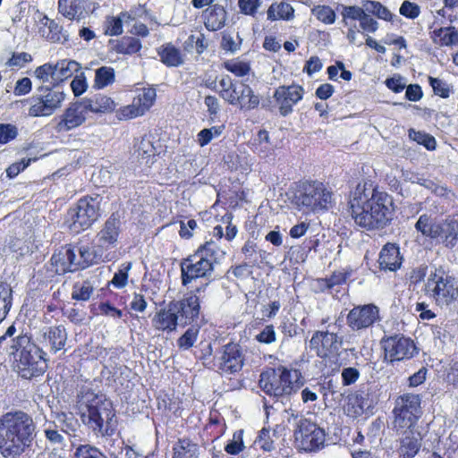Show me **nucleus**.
Here are the masks:
<instances>
[{"label":"nucleus","instance_id":"nucleus-44","mask_svg":"<svg viewBox=\"0 0 458 458\" xmlns=\"http://www.w3.org/2000/svg\"><path fill=\"white\" fill-rule=\"evenodd\" d=\"M222 67L238 78L248 76L251 72L250 63L240 57L225 60L222 63Z\"/></svg>","mask_w":458,"mask_h":458},{"label":"nucleus","instance_id":"nucleus-26","mask_svg":"<svg viewBox=\"0 0 458 458\" xmlns=\"http://www.w3.org/2000/svg\"><path fill=\"white\" fill-rule=\"evenodd\" d=\"M403 256L396 243H386L378 255L377 263L380 270L385 272H396L403 264Z\"/></svg>","mask_w":458,"mask_h":458},{"label":"nucleus","instance_id":"nucleus-49","mask_svg":"<svg viewBox=\"0 0 458 458\" xmlns=\"http://www.w3.org/2000/svg\"><path fill=\"white\" fill-rule=\"evenodd\" d=\"M55 64L46 63L34 71V76L43 83L49 82V87L55 86Z\"/></svg>","mask_w":458,"mask_h":458},{"label":"nucleus","instance_id":"nucleus-61","mask_svg":"<svg viewBox=\"0 0 458 458\" xmlns=\"http://www.w3.org/2000/svg\"><path fill=\"white\" fill-rule=\"evenodd\" d=\"M260 4V0H238L240 13L250 17H255L257 15Z\"/></svg>","mask_w":458,"mask_h":458},{"label":"nucleus","instance_id":"nucleus-51","mask_svg":"<svg viewBox=\"0 0 458 458\" xmlns=\"http://www.w3.org/2000/svg\"><path fill=\"white\" fill-rule=\"evenodd\" d=\"M201 325L191 326L178 339L177 346L182 350H189L196 343Z\"/></svg>","mask_w":458,"mask_h":458},{"label":"nucleus","instance_id":"nucleus-64","mask_svg":"<svg viewBox=\"0 0 458 458\" xmlns=\"http://www.w3.org/2000/svg\"><path fill=\"white\" fill-rule=\"evenodd\" d=\"M71 89L75 97H80L88 89V82L83 72H80V74H76L71 81Z\"/></svg>","mask_w":458,"mask_h":458},{"label":"nucleus","instance_id":"nucleus-22","mask_svg":"<svg viewBox=\"0 0 458 458\" xmlns=\"http://www.w3.org/2000/svg\"><path fill=\"white\" fill-rule=\"evenodd\" d=\"M50 263L55 274L60 276L79 271V268L76 267L78 265L75 246L72 244L61 246L52 254Z\"/></svg>","mask_w":458,"mask_h":458},{"label":"nucleus","instance_id":"nucleus-4","mask_svg":"<svg viewBox=\"0 0 458 458\" xmlns=\"http://www.w3.org/2000/svg\"><path fill=\"white\" fill-rule=\"evenodd\" d=\"M305 382V377L300 369L293 364H280L274 368H266L259 375V386L268 396L289 399L301 390Z\"/></svg>","mask_w":458,"mask_h":458},{"label":"nucleus","instance_id":"nucleus-59","mask_svg":"<svg viewBox=\"0 0 458 458\" xmlns=\"http://www.w3.org/2000/svg\"><path fill=\"white\" fill-rule=\"evenodd\" d=\"M428 83L435 95L442 98H447L450 96L451 87L441 79L429 76Z\"/></svg>","mask_w":458,"mask_h":458},{"label":"nucleus","instance_id":"nucleus-12","mask_svg":"<svg viewBox=\"0 0 458 458\" xmlns=\"http://www.w3.org/2000/svg\"><path fill=\"white\" fill-rule=\"evenodd\" d=\"M30 101L29 114L32 117L50 116L58 110L65 99L64 92L56 86L41 85L37 89Z\"/></svg>","mask_w":458,"mask_h":458},{"label":"nucleus","instance_id":"nucleus-36","mask_svg":"<svg viewBox=\"0 0 458 458\" xmlns=\"http://www.w3.org/2000/svg\"><path fill=\"white\" fill-rule=\"evenodd\" d=\"M233 215L226 211L224 216H221L220 222L224 225H225V233L224 234V229L221 225H216L210 234L213 238H215L216 241H220L223 237H225L228 242L233 241L237 233V227L236 225H233Z\"/></svg>","mask_w":458,"mask_h":458},{"label":"nucleus","instance_id":"nucleus-3","mask_svg":"<svg viewBox=\"0 0 458 458\" xmlns=\"http://www.w3.org/2000/svg\"><path fill=\"white\" fill-rule=\"evenodd\" d=\"M35 423L24 411H17L0 418V454L4 458L22 454L33 441Z\"/></svg>","mask_w":458,"mask_h":458},{"label":"nucleus","instance_id":"nucleus-25","mask_svg":"<svg viewBox=\"0 0 458 458\" xmlns=\"http://www.w3.org/2000/svg\"><path fill=\"white\" fill-rule=\"evenodd\" d=\"M403 436L398 440L396 453L398 458H414L422 445V436L416 429L401 431Z\"/></svg>","mask_w":458,"mask_h":458},{"label":"nucleus","instance_id":"nucleus-62","mask_svg":"<svg viewBox=\"0 0 458 458\" xmlns=\"http://www.w3.org/2000/svg\"><path fill=\"white\" fill-rule=\"evenodd\" d=\"M18 129L12 123H0V144L4 145L16 139Z\"/></svg>","mask_w":458,"mask_h":458},{"label":"nucleus","instance_id":"nucleus-46","mask_svg":"<svg viewBox=\"0 0 458 458\" xmlns=\"http://www.w3.org/2000/svg\"><path fill=\"white\" fill-rule=\"evenodd\" d=\"M102 28L105 36H121L123 33V21L120 13L117 15H106L103 21Z\"/></svg>","mask_w":458,"mask_h":458},{"label":"nucleus","instance_id":"nucleus-2","mask_svg":"<svg viewBox=\"0 0 458 458\" xmlns=\"http://www.w3.org/2000/svg\"><path fill=\"white\" fill-rule=\"evenodd\" d=\"M286 196L293 208L303 215L327 212L334 204L329 183L310 177L293 182Z\"/></svg>","mask_w":458,"mask_h":458},{"label":"nucleus","instance_id":"nucleus-43","mask_svg":"<svg viewBox=\"0 0 458 458\" xmlns=\"http://www.w3.org/2000/svg\"><path fill=\"white\" fill-rule=\"evenodd\" d=\"M13 301V291L12 286L4 281H0V324L7 318Z\"/></svg>","mask_w":458,"mask_h":458},{"label":"nucleus","instance_id":"nucleus-63","mask_svg":"<svg viewBox=\"0 0 458 458\" xmlns=\"http://www.w3.org/2000/svg\"><path fill=\"white\" fill-rule=\"evenodd\" d=\"M314 12L317 19L325 24H333L335 21V11L328 5H318Z\"/></svg>","mask_w":458,"mask_h":458},{"label":"nucleus","instance_id":"nucleus-37","mask_svg":"<svg viewBox=\"0 0 458 458\" xmlns=\"http://www.w3.org/2000/svg\"><path fill=\"white\" fill-rule=\"evenodd\" d=\"M198 445L191 438H179L173 445L172 458H198Z\"/></svg>","mask_w":458,"mask_h":458},{"label":"nucleus","instance_id":"nucleus-31","mask_svg":"<svg viewBox=\"0 0 458 458\" xmlns=\"http://www.w3.org/2000/svg\"><path fill=\"white\" fill-rule=\"evenodd\" d=\"M80 259H77V268L79 270L85 269L92 265L98 264L104 261L105 250L99 247L98 243L96 246L81 245L78 248Z\"/></svg>","mask_w":458,"mask_h":458},{"label":"nucleus","instance_id":"nucleus-45","mask_svg":"<svg viewBox=\"0 0 458 458\" xmlns=\"http://www.w3.org/2000/svg\"><path fill=\"white\" fill-rule=\"evenodd\" d=\"M115 81V71L112 66H101L95 71L93 87L97 89H105Z\"/></svg>","mask_w":458,"mask_h":458},{"label":"nucleus","instance_id":"nucleus-20","mask_svg":"<svg viewBox=\"0 0 458 458\" xmlns=\"http://www.w3.org/2000/svg\"><path fill=\"white\" fill-rule=\"evenodd\" d=\"M303 95V87L293 83L277 87L274 91L273 98L278 106L280 114L287 116L293 112V106L302 99Z\"/></svg>","mask_w":458,"mask_h":458},{"label":"nucleus","instance_id":"nucleus-24","mask_svg":"<svg viewBox=\"0 0 458 458\" xmlns=\"http://www.w3.org/2000/svg\"><path fill=\"white\" fill-rule=\"evenodd\" d=\"M121 233V221L116 213H112L97 233L99 247L105 251L114 248Z\"/></svg>","mask_w":458,"mask_h":458},{"label":"nucleus","instance_id":"nucleus-53","mask_svg":"<svg viewBox=\"0 0 458 458\" xmlns=\"http://www.w3.org/2000/svg\"><path fill=\"white\" fill-rule=\"evenodd\" d=\"M254 340L265 345H270L277 341V333L273 324L265 325L258 334L254 335Z\"/></svg>","mask_w":458,"mask_h":458},{"label":"nucleus","instance_id":"nucleus-52","mask_svg":"<svg viewBox=\"0 0 458 458\" xmlns=\"http://www.w3.org/2000/svg\"><path fill=\"white\" fill-rule=\"evenodd\" d=\"M94 292V287L89 280L75 283L72 286V299L74 301H86L89 300Z\"/></svg>","mask_w":458,"mask_h":458},{"label":"nucleus","instance_id":"nucleus-5","mask_svg":"<svg viewBox=\"0 0 458 458\" xmlns=\"http://www.w3.org/2000/svg\"><path fill=\"white\" fill-rule=\"evenodd\" d=\"M12 353L14 355L13 369L24 379L41 377L47 369V352L39 345L31 343V335L21 334L13 338Z\"/></svg>","mask_w":458,"mask_h":458},{"label":"nucleus","instance_id":"nucleus-15","mask_svg":"<svg viewBox=\"0 0 458 458\" xmlns=\"http://www.w3.org/2000/svg\"><path fill=\"white\" fill-rule=\"evenodd\" d=\"M215 261L199 250L183 259L181 262V282L182 286L189 285L193 280L211 275Z\"/></svg>","mask_w":458,"mask_h":458},{"label":"nucleus","instance_id":"nucleus-54","mask_svg":"<svg viewBox=\"0 0 458 458\" xmlns=\"http://www.w3.org/2000/svg\"><path fill=\"white\" fill-rule=\"evenodd\" d=\"M131 267L130 262L122 264L117 272L114 274L111 281L107 283V286L113 285L116 289H122L128 284L129 270Z\"/></svg>","mask_w":458,"mask_h":458},{"label":"nucleus","instance_id":"nucleus-58","mask_svg":"<svg viewBox=\"0 0 458 458\" xmlns=\"http://www.w3.org/2000/svg\"><path fill=\"white\" fill-rule=\"evenodd\" d=\"M33 60L30 54L27 52H13L12 56L7 60L6 65L12 69H21Z\"/></svg>","mask_w":458,"mask_h":458},{"label":"nucleus","instance_id":"nucleus-55","mask_svg":"<svg viewBox=\"0 0 458 458\" xmlns=\"http://www.w3.org/2000/svg\"><path fill=\"white\" fill-rule=\"evenodd\" d=\"M44 427L45 437L52 445H63L64 444V438L59 433L55 421H47Z\"/></svg>","mask_w":458,"mask_h":458},{"label":"nucleus","instance_id":"nucleus-50","mask_svg":"<svg viewBox=\"0 0 458 458\" xmlns=\"http://www.w3.org/2000/svg\"><path fill=\"white\" fill-rule=\"evenodd\" d=\"M363 7L378 19L386 21H391L393 19L391 12L378 1L367 0L363 3Z\"/></svg>","mask_w":458,"mask_h":458},{"label":"nucleus","instance_id":"nucleus-32","mask_svg":"<svg viewBox=\"0 0 458 458\" xmlns=\"http://www.w3.org/2000/svg\"><path fill=\"white\" fill-rule=\"evenodd\" d=\"M161 63L166 67H179L184 63L181 49L171 42L165 43L157 48Z\"/></svg>","mask_w":458,"mask_h":458},{"label":"nucleus","instance_id":"nucleus-17","mask_svg":"<svg viewBox=\"0 0 458 458\" xmlns=\"http://www.w3.org/2000/svg\"><path fill=\"white\" fill-rule=\"evenodd\" d=\"M343 336L328 329L316 330L309 340V348L323 360L335 357L343 345Z\"/></svg>","mask_w":458,"mask_h":458},{"label":"nucleus","instance_id":"nucleus-13","mask_svg":"<svg viewBox=\"0 0 458 458\" xmlns=\"http://www.w3.org/2000/svg\"><path fill=\"white\" fill-rule=\"evenodd\" d=\"M296 447L306 453H317L326 442L325 430L308 418H301L293 430Z\"/></svg>","mask_w":458,"mask_h":458},{"label":"nucleus","instance_id":"nucleus-18","mask_svg":"<svg viewBox=\"0 0 458 458\" xmlns=\"http://www.w3.org/2000/svg\"><path fill=\"white\" fill-rule=\"evenodd\" d=\"M156 98L157 92L155 89H141L133 98L131 105L121 106L116 110V118L122 121L144 115L154 105Z\"/></svg>","mask_w":458,"mask_h":458},{"label":"nucleus","instance_id":"nucleus-41","mask_svg":"<svg viewBox=\"0 0 458 458\" xmlns=\"http://www.w3.org/2000/svg\"><path fill=\"white\" fill-rule=\"evenodd\" d=\"M351 273L352 270L347 269L335 270L329 276L318 278V285L322 292L332 290L335 286L344 284L351 276Z\"/></svg>","mask_w":458,"mask_h":458},{"label":"nucleus","instance_id":"nucleus-8","mask_svg":"<svg viewBox=\"0 0 458 458\" xmlns=\"http://www.w3.org/2000/svg\"><path fill=\"white\" fill-rule=\"evenodd\" d=\"M100 216V205L97 198L89 195L80 198L70 207L64 217V225L72 234L89 229Z\"/></svg>","mask_w":458,"mask_h":458},{"label":"nucleus","instance_id":"nucleus-42","mask_svg":"<svg viewBox=\"0 0 458 458\" xmlns=\"http://www.w3.org/2000/svg\"><path fill=\"white\" fill-rule=\"evenodd\" d=\"M367 398L363 394L354 392L347 396L345 411L350 417L360 416L366 409Z\"/></svg>","mask_w":458,"mask_h":458},{"label":"nucleus","instance_id":"nucleus-30","mask_svg":"<svg viewBox=\"0 0 458 458\" xmlns=\"http://www.w3.org/2000/svg\"><path fill=\"white\" fill-rule=\"evenodd\" d=\"M205 28L209 31H217L221 30L226 21L227 13L225 8L215 4L208 7L202 13Z\"/></svg>","mask_w":458,"mask_h":458},{"label":"nucleus","instance_id":"nucleus-19","mask_svg":"<svg viewBox=\"0 0 458 458\" xmlns=\"http://www.w3.org/2000/svg\"><path fill=\"white\" fill-rule=\"evenodd\" d=\"M380 319L379 308L374 303L354 306L346 316L347 326L352 331L366 330Z\"/></svg>","mask_w":458,"mask_h":458},{"label":"nucleus","instance_id":"nucleus-47","mask_svg":"<svg viewBox=\"0 0 458 458\" xmlns=\"http://www.w3.org/2000/svg\"><path fill=\"white\" fill-rule=\"evenodd\" d=\"M56 420L59 423L57 427L61 429L62 432L69 436H74L78 428L80 427L78 420L72 413H57Z\"/></svg>","mask_w":458,"mask_h":458},{"label":"nucleus","instance_id":"nucleus-27","mask_svg":"<svg viewBox=\"0 0 458 458\" xmlns=\"http://www.w3.org/2000/svg\"><path fill=\"white\" fill-rule=\"evenodd\" d=\"M180 318L174 307L170 306L160 309L152 318V325L157 331L171 333L176 330Z\"/></svg>","mask_w":458,"mask_h":458},{"label":"nucleus","instance_id":"nucleus-11","mask_svg":"<svg viewBox=\"0 0 458 458\" xmlns=\"http://www.w3.org/2000/svg\"><path fill=\"white\" fill-rule=\"evenodd\" d=\"M208 285L209 283H201L186 293L182 299L170 301V306L174 307L182 327L200 325L199 320L201 313V299L205 297Z\"/></svg>","mask_w":458,"mask_h":458},{"label":"nucleus","instance_id":"nucleus-21","mask_svg":"<svg viewBox=\"0 0 458 458\" xmlns=\"http://www.w3.org/2000/svg\"><path fill=\"white\" fill-rule=\"evenodd\" d=\"M57 132H67L82 125L87 119V113L80 100L72 102L57 118Z\"/></svg>","mask_w":458,"mask_h":458},{"label":"nucleus","instance_id":"nucleus-14","mask_svg":"<svg viewBox=\"0 0 458 458\" xmlns=\"http://www.w3.org/2000/svg\"><path fill=\"white\" fill-rule=\"evenodd\" d=\"M380 344L384 352V360L392 365L409 360L419 353L414 341L402 334L383 337Z\"/></svg>","mask_w":458,"mask_h":458},{"label":"nucleus","instance_id":"nucleus-48","mask_svg":"<svg viewBox=\"0 0 458 458\" xmlns=\"http://www.w3.org/2000/svg\"><path fill=\"white\" fill-rule=\"evenodd\" d=\"M408 136L410 140L422 145L428 150H435L437 148V140L429 133L411 128L408 130Z\"/></svg>","mask_w":458,"mask_h":458},{"label":"nucleus","instance_id":"nucleus-33","mask_svg":"<svg viewBox=\"0 0 458 458\" xmlns=\"http://www.w3.org/2000/svg\"><path fill=\"white\" fill-rule=\"evenodd\" d=\"M84 0H58V13L69 21H79L83 17Z\"/></svg>","mask_w":458,"mask_h":458},{"label":"nucleus","instance_id":"nucleus-60","mask_svg":"<svg viewBox=\"0 0 458 458\" xmlns=\"http://www.w3.org/2000/svg\"><path fill=\"white\" fill-rule=\"evenodd\" d=\"M457 227L458 224H455L454 222L447 223L445 227H444V232L441 236L446 247L452 248L456 244L458 241Z\"/></svg>","mask_w":458,"mask_h":458},{"label":"nucleus","instance_id":"nucleus-38","mask_svg":"<svg viewBox=\"0 0 458 458\" xmlns=\"http://www.w3.org/2000/svg\"><path fill=\"white\" fill-rule=\"evenodd\" d=\"M431 38L441 47L455 46L458 45V31L454 26L442 27L431 32Z\"/></svg>","mask_w":458,"mask_h":458},{"label":"nucleus","instance_id":"nucleus-35","mask_svg":"<svg viewBox=\"0 0 458 458\" xmlns=\"http://www.w3.org/2000/svg\"><path fill=\"white\" fill-rule=\"evenodd\" d=\"M55 67L56 68L55 82L56 87L81 71V64L73 60H60L55 64Z\"/></svg>","mask_w":458,"mask_h":458},{"label":"nucleus","instance_id":"nucleus-34","mask_svg":"<svg viewBox=\"0 0 458 458\" xmlns=\"http://www.w3.org/2000/svg\"><path fill=\"white\" fill-rule=\"evenodd\" d=\"M415 229L423 236L437 239L443 234L444 226L439 223H436L427 215H421L415 224Z\"/></svg>","mask_w":458,"mask_h":458},{"label":"nucleus","instance_id":"nucleus-7","mask_svg":"<svg viewBox=\"0 0 458 458\" xmlns=\"http://www.w3.org/2000/svg\"><path fill=\"white\" fill-rule=\"evenodd\" d=\"M424 294L438 306H449L458 301V278L442 267L428 275Z\"/></svg>","mask_w":458,"mask_h":458},{"label":"nucleus","instance_id":"nucleus-28","mask_svg":"<svg viewBox=\"0 0 458 458\" xmlns=\"http://www.w3.org/2000/svg\"><path fill=\"white\" fill-rule=\"evenodd\" d=\"M110 51L117 55H134L142 49L141 40L134 36L125 35L117 39H109Z\"/></svg>","mask_w":458,"mask_h":458},{"label":"nucleus","instance_id":"nucleus-16","mask_svg":"<svg viewBox=\"0 0 458 458\" xmlns=\"http://www.w3.org/2000/svg\"><path fill=\"white\" fill-rule=\"evenodd\" d=\"M245 354L238 343L229 342L223 345L216 357V365L222 376L240 373L245 364Z\"/></svg>","mask_w":458,"mask_h":458},{"label":"nucleus","instance_id":"nucleus-39","mask_svg":"<svg viewBox=\"0 0 458 458\" xmlns=\"http://www.w3.org/2000/svg\"><path fill=\"white\" fill-rule=\"evenodd\" d=\"M293 17V7L285 1L272 4L267 11V19L270 21L278 20L290 21Z\"/></svg>","mask_w":458,"mask_h":458},{"label":"nucleus","instance_id":"nucleus-23","mask_svg":"<svg viewBox=\"0 0 458 458\" xmlns=\"http://www.w3.org/2000/svg\"><path fill=\"white\" fill-rule=\"evenodd\" d=\"M37 341L43 346H49L50 352L56 353L65 347L67 332L63 325L44 327L37 336Z\"/></svg>","mask_w":458,"mask_h":458},{"label":"nucleus","instance_id":"nucleus-9","mask_svg":"<svg viewBox=\"0 0 458 458\" xmlns=\"http://www.w3.org/2000/svg\"><path fill=\"white\" fill-rule=\"evenodd\" d=\"M218 85L217 93L227 104L244 111L256 109L259 106V95L243 81L233 80L226 74L221 76Z\"/></svg>","mask_w":458,"mask_h":458},{"label":"nucleus","instance_id":"nucleus-1","mask_svg":"<svg viewBox=\"0 0 458 458\" xmlns=\"http://www.w3.org/2000/svg\"><path fill=\"white\" fill-rule=\"evenodd\" d=\"M348 204L354 223L368 231L383 229L393 219V197L372 182H360Z\"/></svg>","mask_w":458,"mask_h":458},{"label":"nucleus","instance_id":"nucleus-10","mask_svg":"<svg viewBox=\"0 0 458 458\" xmlns=\"http://www.w3.org/2000/svg\"><path fill=\"white\" fill-rule=\"evenodd\" d=\"M392 414L393 427L396 431L416 429L418 421L422 415L420 396L411 393L397 396Z\"/></svg>","mask_w":458,"mask_h":458},{"label":"nucleus","instance_id":"nucleus-56","mask_svg":"<svg viewBox=\"0 0 458 458\" xmlns=\"http://www.w3.org/2000/svg\"><path fill=\"white\" fill-rule=\"evenodd\" d=\"M74 458H107V456L99 448L85 444L76 448Z\"/></svg>","mask_w":458,"mask_h":458},{"label":"nucleus","instance_id":"nucleus-40","mask_svg":"<svg viewBox=\"0 0 458 458\" xmlns=\"http://www.w3.org/2000/svg\"><path fill=\"white\" fill-rule=\"evenodd\" d=\"M276 426L275 428L263 427L259 432L254 441L259 449L263 452H271L276 449V441L278 438Z\"/></svg>","mask_w":458,"mask_h":458},{"label":"nucleus","instance_id":"nucleus-57","mask_svg":"<svg viewBox=\"0 0 458 458\" xmlns=\"http://www.w3.org/2000/svg\"><path fill=\"white\" fill-rule=\"evenodd\" d=\"M245 448L243 442V430H238L233 433V440L225 446V451L231 455H237Z\"/></svg>","mask_w":458,"mask_h":458},{"label":"nucleus","instance_id":"nucleus-29","mask_svg":"<svg viewBox=\"0 0 458 458\" xmlns=\"http://www.w3.org/2000/svg\"><path fill=\"white\" fill-rule=\"evenodd\" d=\"M86 113L109 114L115 110L116 104L110 98L103 94H96L90 98L80 100Z\"/></svg>","mask_w":458,"mask_h":458},{"label":"nucleus","instance_id":"nucleus-6","mask_svg":"<svg viewBox=\"0 0 458 458\" xmlns=\"http://www.w3.org/2000/svg\"><path fill=\"white\" fill-rule=\"evenodd\" d=\"M81 420L97 437H111L117 431L116 411L113 403L105 394H96L86 402Z\"/></svg>","mask_w":458,"mask_h":458}]
</instances>
